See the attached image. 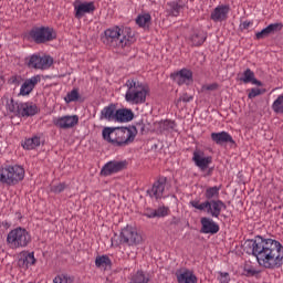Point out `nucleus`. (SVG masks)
I'll return each mask as SVG.
<instances>
[{"label":"nucleus","mask_w":283,"mask_h":283,"mask_svg":"<svg viewBox=\"0 0 283 283\" xmlns=\"http://www.w3.org/2000/svg\"><path fill=\"white\" fill-rule=\"evenodd\" d=\"M244 251L253 255L263 269H280L283 264V245L277 240L258 235L245 241Z\"/></svg>","instance_id":"1"},{"label":"nucleus","mask_w":283,"mask_h":283,"mask_svg":"<svg viewBox=\"0 0 283 283\" xmlns=\"http://www.w3.org/2000/svg\"><path fill=\"white\" fill-rule=\"evenodd\" d=\"M203 202L200 199H193L189 202L190 207L197 209V211H206L211 218H220V213L227 209V205L222 200H213V198H220V187L213 186L206 189ZM211 200V201H209Z\"/></svg>","instance_id":"2"},{"label":"nucleus","mask_w":283,"mask_h":283,"mask_svg":"<svg viewBox=\"0 0 283 283\" xmlns=\"http://www.w3.org/2000/svg\"><path fill=\"white\" fill-rule=\"evenodd\" d=\"M102 41L109 48H127L134 43V33L127 27H113L104 31Z\"/></svg>","instance_id":"3"},{"label":"nucleus","mask_w":283,"mask_h":283,"mask_svg":"<svg viewBox=\"0 0 283 283\" xmlns=\"http://www.w3.org/2000/svg\"><path fill=\"white\" fill-rule=\"evenodd\" d=\"M126 87L125 101L130 105H143L147 101L149 91L143 83L135 78H129L124 84Z\"/></svg>","instance_id":"4"},{"label":"nucleus","mask_w":283,"mask_h":283,"mask_svg":"<svg viewBox=\"0 0 283 283\" xmlns=\"http://www.w3.org/2000/svg\"><path fill=\"white\" fill-rule=\"evenodd\" d=\"M32 242V235L25 228H15L7 235V244L10 249H25Z\"/></svg>","instance_id":"5"},{"label":"nucleus","mask_w":283,"mask_h":283,"mask_svg":"<svg viewBox=\"0 0 283 283\" xmlns=\"http://www.w3.org/2000/svg\"><path fill=\"white\" fill-rule=\"evenodd\" d=\"M25 178V169L21 166H8L0 170V182L17 185Z\"/></svg>","instance_id":"6"},{"label":"nucleus","mask_w":283,"mask_h":283,"mask_svg":"<svg viewBox=\"0 0 283 283\" xmlns=\"http://www.w3.org/2000/svg\"><path fill=\"white\" fill-rule=\"evenodd\" d=\"M119 242L122 244H127L128 247H138V244H143V235L138 233L136 228L127 226L126 228L122 229Z\"/></svg>","instance_id":"7"},{"label":"nucleus","mask_w":283,"mask_h":283,"mask_svg":"<svg viewBox=\"0 0 283 283\" xmlns=\"http://www.w3.org/2000/svg\"><path fill=\"white\" fill-rule=\"evenodd\" d=\"M30 38L34 43H48L49 41H54L56 39V33H54V29H50L48 27H35L30 33Z\"/></svg>","instance_id":"8"},{"label":"nucleus","mask_w":283,"mask_h":283,"mask_svg":"<svg viewBox=\"0 0 283 283\" xmlns=\"http://www.w3.org/2000/svg\"><path fill=\"white\" fill-rule=\"evenodd\" d=\"M25 63L31 70H50L54 65V59L50 55L33 54L25 59Z\"/></svg>","instance_id":"9"},{"label":"nucleus","mask_w":283,"mask_h":283,"mask_svg":"<svg viewBox=\"0 0 283 283\" xmlns=\"http://www.w3.org/2000/svg\"><path fill=\"white\" fill-rule=\"evenodd\" d=\"M136 138V127L116 128L115 133V147H127Z\"/></svg>","instance_id":"10"},{"label":"nucleus","mask_w":283,"mask_h":283,"mask_svg":"<svg viewBox=\"0 0 283 283\" xmlns=\"http://www.w3.org/2000/svg\"><path fill=\"white\" fill-rule=\"evenodd\" d=\"M127 169V160H111L107 161L101 169V176L107 178V176H114V174H120Z\"/></svg>","instance_id":"11"},{"label":"nucleus","mask_w":283,"mask_h":283,"mask_svg":"<svg viewBox=\"0 0 283 283\" xmlns=\"http://www.w3.org/2000/svg\"><path fill=\"white\" fill-rule=\"evenodd\" d=\"M73 8H74L75 19H83L85 14H92V12L96 10L94 2H87V1L83 2L81 0H75L73 2Z\"/></svg>","instance_id":"12"},{"label":"nucleus","mask_w":283,"mask_h":283,"mask_svg":"<svg viewBox=\"0 0 283 283\" xmlns=\"http://www.w3.org/2000/svg\"><path fill=\"white\" fill-rule=\"evenodd\" d=\"M53 125L60 129H72L78 125V115H64L54 117Z\"/></svg>","instance_id":"13"},{"label":"nucleus","mask_w":283,"mask_h":283,"mask_svg":"<svg viewBox=\"0 0 283 283\" xmlns=\"http://www.w3.org/2000/svg\"><path fill=\"white\" fill-rule=\"evenodd\" d=\"M192 163H195L196 167H198L200 171H207L209 169V165L213 163V157L205 156V151L197 149L192 154Z\"/></svg>","instance_id":"14"},{"label":"nucleus","mask_w":283,"mask_h":283,"mask_svg":"<svg viewBox=\"0 0 283 283\" xmlns=\"http://www.w3.org/2000/svg\"><path fill=\"white\" fill-rule=\"evenodd\" d=\"M229 12H231V7H229V4H220L213 9L210 19L214 21V23H222V21L229 19Z\"/></svg>","instance_id":"15"},{"label":"nucleus","mask_w":283,"mask_h":283,"mask_svg":"<svg viewBox=\"0 0 283 283\" xmlns=\"http://www.w3.org/2000/svg\"><path fill=\"white\" fill-rule=\"evenodd\" d=\"M171 78L179 85H189V83H193V73L191 70L181 69L180 71L172 73Z\"/></svg>","instance_id":"16"},{"label":"nucleus","mask_w":283,"mask_h":283,"mask_svg":"<svg viewBox=\"0 0 283 283\" xmlns=\"http://www.w3.org/2000/svg\"><path fill=\"white\" fill-rule=\"evenodd\" d=\"M167 186V178L160 177L157 181L154 182L148 193L150 198H155L156 200H160L165 193V187Z\"/></svg>","instance_id":"17"},{"label":"nucleus","mask_w":283,"mask_h":283,"mask_svg":"<svg viewBox=\"0 0 283 283\" xmlns=\"http://www.w3.org/2000/svg\"><path fill=\"white\" fill-rule=\"evenodd\" d=\"M41 83V75H34L24 81L20 87V96H30V93Z\"/></svg>","instance_id":"18"},{"label":"nucleus","mask_w":283,"mask_h":283,"mask_svg":"<svg viewBox=\"0 0 283 283\" xmlns=\"http://www.w3.org/2000/svg\"><path fill=\"white\" fill-rule=\"evenodd\" d=\"M200 222H201V233H206V234L210 233L211 235H216V233L220 231V226L209 217H202Z\"/></svg>","instance_id":"19"},{"label":"nucleus","mask_w":283,"mask_h":283,"mask_svg":"<svg viewBox=\"0 0 283 283\" xmlns=\"http://www.w3.org/2000/svg\"><path fill=\"white\" fill-rule=\"evenodd\" d=\"M283 24L282 22L271 23L262 31L255 33V39L258 41L262 39H266V36H271V34H275L276 32H282Z\"/></svg>","instance_id":"20"},{"label":"nucleus","mask_w":283,"mask_h":283,"mask_svg":"<svg viewBox=\"0 0 283 283\" xmlns=\"http://www.w3.org/2000/svg\"><path fill=\"white\" fill-rule=\"evenodd\" d=\"M178 283H198V277L193 274L191 270H180L176 273Z\"/></svg>","instance_id":"21"},{"label":"nucleus","mask_w":283,"mask_h":283,"mask_svg":"<svg viewBox=\"0 0 283 283\" xmlns=\"http://www.w3.org/2000/svg\"><path fill=\"white\" fill-rule=\"evenodd\" d=\"M211 140H213L216 145H226V143L235 144L231 134L227 132L211 133Z\"/></svg>","instance_id":"22"},{"label":"nucleus","mask_w":283,"mask_h":283,"mask_svg":"<svg viewBox=\"0 0 283 283\" xmlns=\"http://www.w3.org/2000/svg\"><path fill=\"white\" fill-rule=\"evenodd\" d=\"M115 120L117 123H129L134 120V112L129 108H119L115 112Z\"/></svg>","instance_id":"23"},{"label":"nucleus","mask_w":283,"mask_h":283,"mask_svg":"<svg viewBox=\"0 0 283 283\" xmlns=\"http://www.w3.org/2000/svg\"><path fill=\"white\" fill-rule=\"evenodd\" d=\"M39 112L36 105L32 103H20L19 116H34Z\"/></svg>","instance_id":"24"},{"label":"nucleus","mask_w":283,"mask_h":283,"mask_svg":"<svg viewBox=\"0 0 283 283\" xmlns=\"http://www.w3.org/2000/svg\"><path fill=\"white\" fill-rule=\"evenodd\" d=\"M101 120H116V106L111 104L101 111Z\"/></svg>","instance_id":"25"},{"label":"nucleus","mask_w":283,"mask_h":283,"mask_svg":"<svg viewBox=\"0 0 283 283\" xmlns=\"http://www.w3.org/2000/svg\"><path fill=\"white\" fill-rule=\"evenodd\" d=\"M22 147L28 151H32V149H36V147H41V137L34 135L32 137L25 138L22 142Z\"/></svg>","instance_id":"26"},{"label":"nucleus","mask_w":283,"mask_h":283,"mask_svg":"<svg viewBox=\"0 0 283 283\" xmlns=\"http://www.w3.org/2000/svg\"><path fill=\"white\" fill-rule=\"evenodd\" d=\"M151 281V276L149 273L138 270L136 273L132 274L128 283H149Z\"/></svg>","instance_id":"27"},{"label":"nucleus","mask_w":283,"mask_h":283,"mask_svg":"<svg viewBox=\"0 0 283 283\" xmlns=\"http://www.w3.org/2000/svg\"><path fill=\"white\" fill-rule=\"evenodd\" d=\"M242 83H252V85H258V87H262V82L258 78H255V73L251 71V69H247L243 72V76L240 78Z\"/></svg>","instance_id":"28"},{"label":"nucleus","mask_w":283,"mask_h":283,"mask_svg":"<svg viewBox=\"0 0 283 283\" xmlns=\"http://www.w3.org/2000/svg\"><path fill=\"white\" fill-rule=\"evenodd\" d=\"M19 266L22 269H30L33 264H36V259L34 258V252L27 253L23 258H21L18 262Z\"/></svg>","instance_id":"29"},{"label":"nucleus","mask_w":283,"mask_h":283,"mask_svg":"<svg viewBox=\"0 0 283 283\" xmlns=\"http://www.w3.org/2000/svg\"><path fill=\"white\" fill-rule=\"evenodd\" d=\"M95 266L106 271L109 266H112V259H109L107 254L98 255L95 259Z\"/></svg>","instance_id":"30"},{"label":"nucleus","mask_w":283,"mask_h":283,"mask_svg":"<svg viewBox=\"0 0 283 283\" xmlns=\"http://www.w3.org/2000/svg\"><path fill=\"white\" fill-rule=\"evenodd\" d=\"M81 101V92L78 88H73L64 97V103H66V105H70V103H78Z\"/></svg>","instance_id":"31"},{"label":"nucleus","mask_w":283,"mask_h":283,"mask_svg":"<svg viewBox=\"0 0 283 283\" xmlns=\"http://www.w3.org/2000/svg\"><path fill=\"white\" fill-rule=\"evenodd\" d=\"M102 136H103L104 140H107V143H111L112 145H115L116 128L105 127L102 130Z\"/></svg>","instance_id":"32"},{"label":"nucleus","mask_w":283,"mask_h":283,"mask_svg":"<svg viewBox=\"0 0 283 283\" xmlns=\"http://www.w3.org/2000/svg\"><path fill=\"white\" fill-rule=\"evenodd\" d=\"M136 23L139 28H149V23H151V14L149 13L139 14L136 18Z\"/></svg>","instance_id":"33"},{"label":"nucleus","mask_w":283,"mask_h":283,"mask_svg":"<svg viewBox=\"0 0 283 283\" xmlns=\"http://www.w3.org/2000/svg\"><path fill=\"white\" fill-rule=\"evenodd\" d=\"M7 112L9 114H14V116H19V112H21V103L14 102V99H10L7 102Z\"/></svg>","instance_id":"34"},{"label":"nucleus","mask_w":283,"mask_h":283,"mask_svg":"<svg viewBox=\"0 0 283 283\" xmlns=\"http://www.w3.org/2000/svg\"><path fill=\"white\" fill-rule=\"evenodd\" d=\"M190 41H191L192 45L200 46V45H202V43H205V41H207V35L203 34L202 32H195L190 36Z\"/></svg>","instance_id":"35"},{"label":"nucleus","mask_w":283,"mask_h":283,"mask_svg":"<svg viewBox=\"0 0 283 283\" xmlns=\"http://www.w3.org/2000/svg\"><path fill=\"white\" fill-rule=\"evenodd\" d=\"M171 17H179L180 11L182 10V1H174L169 3Z\"/></svg>","instance_id":"36"},{"label":"nucleus","mask_w":283,"mask_h":283,"mask_svg":"<svg viewBox=\"0 0 283 283\" xmlns=\"http://www.w3.org/2000/svg\"><path fill=\"white\" fill-rule=\"evenodd\" d=\"M272 109L274 114H283V94L273 102Z\"/></svg>","instance_id":"37"},{"label":"nucleus","mask_w":283,"mask_h":283,"mask_svg":"<svg viewBox=\"0 0 283 283\" xmlns=\"http://www.w3.org/2000/svg\"><path fill=\"white\" fill-rule=\"evenodd\" d=\"M53 283H74V277L67 274H57L53 279Z\"/></svg>","instance_id":"38"},{"label":"nucleus","mask_w":283,"mask_h":283,"mask_svg":"<svg viewBox=\"0 0 283 283\" xmlns=\"http://www.w3.org/2000/svg\"><path fill=\"white\" fill-rule=\"evenodd\" d=\"M155 218H165L167 216H169V209L165 206H161L157 209H155Z\"/></svg>","instance_id":"39"},{"label":"nucleus","mask_w":283,"mask_h":283,"mask_svg":"<svg viewBox=\"0 0 283 283\" xmlns=\"http://www.w3.org/2000/svg\"><path fill=\"white\" fill-rule=\"evenodd\" d=\"M67 186L65 185V182H60V184H57V185H54V186H52L51 187V191L53 192V193H63V191H65V188H66Z\"/></svg>","instance_id":"40"},{"label":"nucleus","mask_w":283,"mask_h":283,"mask_svg":"<svg viewBox=\"0 0 283 283\" xmlns=\"http://www.w3.org/2000/svg\"><path fill=\"white\" fill-rule=\"evenodd\" d=\"M218 280L220 283H229L231 282V276L228 272H219Z\"/></svg>","instance_id":"41"},{"label":"nucleus","mask_w":283,"mask_h":283,"mask_svg":"<svg viewBox=\"0 0 283 283\" xmlns=\"http://www.w3.org/2000/svg\"><path fill=\"white\" fill-rule=\"evenodd\" d=\"M262 94H264V91H262L261 88H251L248 94V98H255L256 96H260Z\"/></svg>","instance_id":"42"},{"label":"nucleus","mask_w":283,"mask_h":283,"mask_svg":"<svg viewBox=\"0 0 283 283\" xmlns=\"http://www.w3.org/2000/svg\"><path fill=\"white\" fill-rule=\"evenodd\" d=\"M202 92H214V90H218V84H207L201 87Z\"/></svg>","instance_id":"43"},{"label":"nucleus","mask_w":283,"mask_h":283,"mask_svg":"<svg viewBox=\"0 0 283 283\" xmlns=\"http://www.w3.org/2000/svg\"><path fill=\"white\" fill-rule=\"evenodd\" d=\"M156 209H147L146 212L144 213V216L146 218H156Z\"/></svg>","instance_id":"44"},{"label":"nucleus","mask_w":283,"mask_h":283,"mask_svg":"<svg viewBox=\"0 0 283 283\" xmlns=\"http://www.w3.org/2000/svg\"><path fill=\"white\" fill-rule=\"evenodd\" d=\"M253 23L251 21H244L243 23L240 24L241 30H249Z\"/></svg>","instance_id":"45"},{"label":"nucleus","mask_w":283,"mask_h":283,"mask_svg":"<svg viewBox=\"0 0 283 283\" xmlns=\"http://www.w3.org/2000/svg\"><path fill=\"white\" fill-rule=\"evenodd\" d=\"M179 101H182L184 103H190V101H193V96H189L187 94L182 95L181 98H179Z\"/></svg>","instance_id":"46"},{"label":"nucleus","mask_w":283,"mask_h":283,"mask_svg":"<svg viewBox=\"0 0 283 283\" xmlns=\"http://www.w3.org/2000/svg\"><path fill=\"white\" fill-rule=\"evenodd\" d=\"M245 271L249 275H258V270H255V269L245 268Z\"/></svg>","instance_id":"47"},{"label":"nucleus","mask_w":283,"mask_h":283,"mask_svg":"<svg viewBox=\"0 0 283 283\" xmlns=\"http://www.w3.org/2000/svg\"><path fill=\"white\" fill-rule=\"evenodd\" d=\"M170 127H174V122H167Z\"/></svg>","instance_id":"48"},{"label":"nucleus","mask_w":283,"mask_h":283,"mask_svg":"<svg viewBox=\"0 0 283 283\" xmlns=\"http://www.w3.org/2000/svg\"><path fill=\"white\" fill-rule=\"evenodd\" d=\"M14 81H17V76L12 77V82L14 83Z\"/></svg>","instance_id":"49"}]
</instances>
